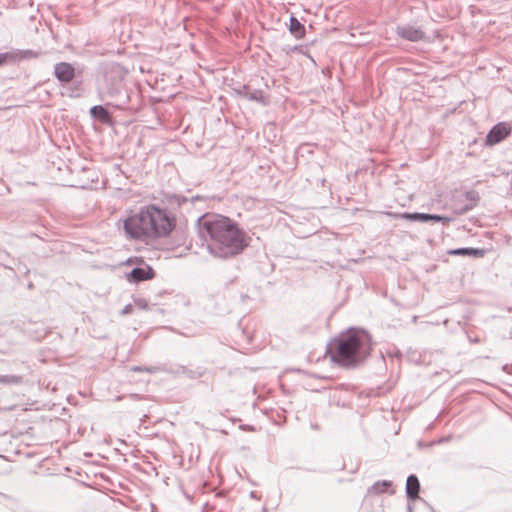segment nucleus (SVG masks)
<instances>
[{
  "label": "nucleus",
  "instance_id": "16",
  "mask_svg": "<svg viewBox=\"0 0 512 512\" xmlns=\"http://www.w3.org/2000/svg\"><path fill=\"white\" fill-rule=\"evenodd\" d=\"M20 58H22V53H17V52L0 53V66L5 63L14 62Z\"/></svg>",
  "mask_w": 512,
  "mask_h": 512
},
{
  "label": "nucleus",
  "instance_id": "13",
  "mask_svg": "<svg viewBox=\"0 0 512 512\" xmlns=\"http://www.w3.org/2000/svg\"><path fill=\"white\" fill-rule=\"evenodd\" d=\"M90 112L94 118H96L104 123H106L110 120L109 112L107 111V109H105L101 105L93 106L91 108Z\"/></svg>",
  "mask_w": 512,
  "mask_h": 512
},
{
  "label": "nucleus",
  "instance_id": "4",
  "mask_svg": "<svg viewBox=\"0 0 512 512\" xmlns=\"http://www.w3.org/2000/svg\"><path fill=\"white\" fill-rule=\"evenodd\" d=\"M250 242V237L226 218V257L241 253Z\"/></svg>",
  "mask_w": 512,
  "mask_h": 512
},
{
  "label": "nucleus",
  "instance_id": "19",
  "mask_svg": "<svg viewBox=\"0 0 512 512\" xmlns=\"http://www.w3.org/2000/svg\"><path fill=\"white\" fill-rule=\"evenodd\" d=\"M132 311H133V306H132L131 304H127V305L123 308V310H122L121 314H122V315H128V314L132 313Z\"/></svg>",
  "mask_w": 512,
  "mask_h": 512
},
{
  "label": "nucleus",
  "instance_id": "1",
  "mask_svg": "<svg viewBox=\"0 0 512 512\" xmlns=\"http://www.w3.org/2000/svg\"><path fill=\"white\" fill-rule=\"evenodd\" d=\"M120 223L127 240L150 243L168 238L176 228L177 219L167 208L149 203L136 210H128L118 225Z\"/></svg>",
  "mask_w": 512,
  "mask_h": 512
},
{
  "label": "nucleus",
  "instance_id": "18",
  "mask_svg": "<svg viewBox=\"0 0 512 512\" xmlns=\"http://www.w3.org/2000/svg\"><path fill=\"white\" fill-rule=\"evenodd\" d=\"M134 304L136 307L146 310L148 309V301L145 298H136L134 299Z\"/></svg>",
  "mask_w": 512,
  "mask_h": 512
},
{
  "label": "nucleus",
  "instance_id": "12",
  "mask_svg": "<svg viewBox=\"0 0 512 512\" xmlns=\"http://www.w3.org/2000/svg\"><path fill=\"white\" fill-rule=\"evenodd\" d=\"M290 32L296 37V38H303L305 36V27L303 24L299 22V20L295 17L290 18V25H289Z\"/></svg>",
  "mask_w": 512,
  "mask_h": 512
},
{
  "label": "nucleus",
  "instance_id": "14",
  "mask_svg": "<svg viewBox=\"0 0 512 512\" xmlns=\"http://www.w3.org/2000/svg\"><path fill=\"white\" fill-rule=\"evenodd\" d=\"M390 486H391V482H389V481L376 482L374 485H372L369 488L368 493L372 494V495H378V494L386 492Z\"/></svg>",
  "mask_w": 512,
  "mask_h": 512
},
{
  "label": "nucleus",
  "instance_id": "17",
  "mask_svg": "<svg viewBox=\"0 0 512 512\" xmlns=\"http://www.w3.org/2000/svg\"><path fill=\"white\" fill-rule=\"evenodd\" d=\"M134 372H147V373H155L159 369L157 367H143V366H134L131 369Z\"/></svg>",
  "mask_w": 512,
  "mask_h": 512
},
{
  "label": "nucleus",
  "instance_id": "15",
  "mask_svg": "<svg viewBox=\"0 0 512 512\" xmlns=\"http://www.w3.org/2000/svg\"><path fill=\"white\" fill-rule=\"evenodd\" d=\"M21 375H0V383L4 385H19L23 383Z\"/></svg>",
  "mask_w": 512,
  "mask_h": 512
},
{
  "label": "nucleus",
  "instance_id": "6",
  "mask_svg": "<svg viewBox=\"0 0 512 512\" xmlns=\"http://www.w3.org/2000/svg\"><path fill=\"white\" fill-rule=\"evenodd\" d=\"M54 75L60 82L68 83L73 80L75 70L70 63L60 62L54 67Z\"/></svg>",
  "mask_w": 512,
  "mask_h": 512
},
{
  "label": "nucleus",
  "instance_id": "3",
  "mask_svg": "<svg viewBox=\"0 0 512 512\" xmlns=\"http://www.w3.org/2000/svg\"><path fill=\"white\" fill-rule=\"evenodd\" d=\"M199 232L211 255L224 257V216L206 215L199 219Z\"/></svg>",
  "mask_w": 512,
  "mask_h": 512
},
{
  "label": "nucleus",
  "instance_id": "2",
  "mask_svg": "<svg viewBox=\"0 0 512 512\" xmlns=\"http://www.w3.org/2000/svg\"><path fill=\"white\" fill-rule=\"evenodd\" d=\"M372 341L368 333L350 329L336 337L329 346L331 360L343 367H354L371 353Z\"/></svg>",
  "mask_w": 512,
  "mask_h": 512
},
{
  "label": "nucleus",
  "instance_id": "9",
  "mask_svg": "<svg viewBox=\"0 0 512 512\" xmlns=\"http://www.w3.org/2000/svg\"><path fill=\"white\" fill-rule=\"evenodd\" d=\"M401 217L408 220H418V221H428L433 220L437 222L448 223L450 219L448 217L432 215V214H424V213H403Z\"/></svg>",
  "mask_w": 512,
  "mask_h": 512
},
{
  "label": "nucleus",
  "instance_id": "5",
  "mask_svg": "<svg viewBox=\"0 0 512 512\" xmlns=\"http://www.w3.org/2000/svg\"><path fill=\"white\" fill-rule=\"evenodd\" d=\"M511 132V127L506 123H499L492 128L486 137L488 145H494L505 139Z\"/></svg>",
  "mask_w": 512,
  "mask_h": 512
},
{
  "label": "nucleus",
  "instance_id": "10",
  "mask_svg": "<svg viewBox=\"0 0 512 512\" xmlns=\"http://www.w3.org/2000/svg\"><path fill=\"white\" fill-rule=\"evenodd\" d=\"M419 490H420V483H419L418 478L415 475H410L407 478V483H406L407 496L410 499L415 500L418 498Z\"/></svg>",
  "mask_w": 512,
  "mask_h": 512
},
{
  "label": "nucleus",
  "instance_id": "7",
  "mask_svg": "<svg viewBox=\"0 0 512 512\" xmlns=\"http://www.w3.org/2000/svg\"><path fill=\"white\" fill-rule=\"evenodd\" d=\"M397 34L408 41L417 42L424 39L425 33L414 26H402L397 28Z\"/></svg>",
  "mask_w": 512,
  "mask_h": 512
},
{
  "label": "nucleus",
  "instance_id": "8",
  "mask_svg": "<svg viewBox=\"0 0 512 512\" xmlns=\"http://www.w3.org/2000/svg\"><path fill=\"white\" fill-rule=\"evenodd\" d=\"M155 276L154 270L150 266L135 267L128 274V279L134 282H140L153 279Z\"/></svg>",
  "mask_w": 512,
  "mask_h": 512
},
{
  "label": "nucleus",
  "instance_id": "11",
  "mask_svg": "<svg viewBox=\"0 0 512 512\" xmlns=\"http://www.w3.org/2000/svg\"><path fill=\"white\" fill-rule=\"evenodd\" d=\"M450 255H462V256H473V257H483L485 254V251L482 249H476V248H459L449 251Z\"/></svg>",
  "mask_w": 512,
  "mask_h": 512
},
{
  "label": "nucleus",
  "instance_id": "20",
  "mask_svg": "<svg viewBox=\"0 0 512 512\" xmlns=\"http://www.w3.org/2000/svg\"><path fill=\"white\" fill-rule=\"evenodd\" d=\"M254 98H255L256 100L260 101V102H263V103H265V102H266V99H265V97H264L262 94H260V96H259V97H254Z\"/></svg>",
  "mask_w": 512,
  "mask_h": 512
}]
</instances>
